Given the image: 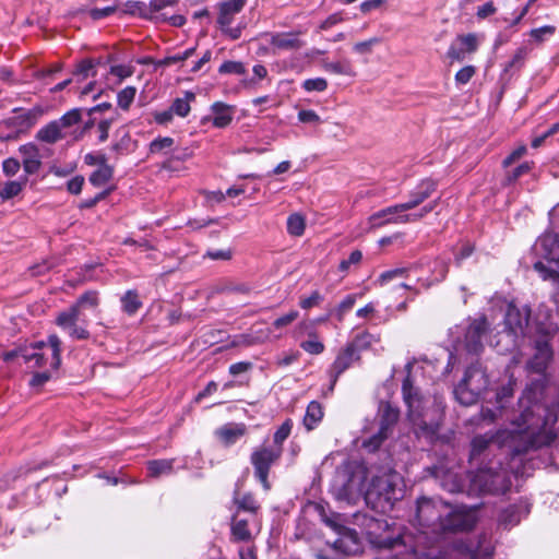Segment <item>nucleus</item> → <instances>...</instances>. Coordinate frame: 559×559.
<instances>
[{"instance_id":"nucleus-37","label":"nucleus","mask_w":559,"mask_h":559,"mask_svg":"<svg viewBox=\"0 0 559 559\" xmlns=\"http://www.w3.org/2000/svg\"><path fill=\"white\" fill-rule=\"evenodd\" d=\"M492 437L486 435H479L473 438L471 442L469 461L477 462L478 459L487 451Z\"/></svg>"},{"instance_id":"nucleus-51","label":"nucleus","mask_w":559,"mask_h":559,"mask_svg":"<svg viewBox=\"0 0 559 559\" xmlns=\"http://www.w3.org/2000/svg\"><path fill=\"white\" fill-rule=\"evenodd\" d=\"M515 381L510 378L508 383L502 385L496 393V400L499 404V408L504 407V403L513 396Z\"/></svg>"},{"instance_id":"nucleus-18","label":"nucleus","mask_w":559,"mask_h":559,"mask_svg":"<svg viewBox=\"0 0 559 559\" xmlns=\"http://www.w3.org/2000/svg\"><path fill=\"white\" fill-rule=\"evenodd\" d=\"M477 47L478 41L475 34L459 35L451 44L448 50V57L451 60L462 61L466 53L476 51Z\"/></svg>"},{"instance_id":"nucleus-15","label":"nucleus","mask_w":559,"mask_h":559,"mask_svg":"<svg viewBox=\"0 0 559 559\" xmlns=\"http://www.w3.org/2000/svg\"><path fill=\"white\" fill-rule=\"evenodd\" d=\"M535 251L544 259L559 266V235L545 233L535 243Z\"/></svg>"},{"instance_id":"nucleus-62","label":"nucleus","mask_w":559,"mask_h":559,"mask_svg":"<svg viewBox=\"0 0 559 559\" xmlns=\"http://www.w3.org/2000/svg\"><path fill=\"white\" fill-rule=\"evenodd\" d=\"M532 169V163L525 162L518 167H515L512 171L508 174L507 180L509 183L516 181L522 175L528 173Z\"/></svg>"},{"instance_id":"nucleus-21","label":"nucleus","mask_w":559,"mask_h":559,"mask_svg":"<svg viewBox=\"0 0 559 559\" xmlns=\"http://www.w3.org/2000/svg\"><path fill=\"white\" fill-rule=\"evenodd\" d=\"M178 3L179 0H151L147 3L148 9L145 8L146 11L143 14L156 24L166 23L168 9L177 7Z\"/></svg>"},{"instance_id":"nucleus-22","label":"nucleus","mask_w":559,"mask_h":559,"mask_svg":"<svg viewBox=\"0 0 559 559\" xmlns=\"http://www.w3.org/2000/svg\"><path fill=\"white\" fill-rule=\"evenodd\" d=\"M19 152L22 157V165L25 174H36L41 166L39 148L33 143H27L21 145Z\"/></svg>"},{"instance_id":"nucleus-19","label":"nucleus","mask_w":559,"mask_h":559,"mask_svg":"<svg viewBox=\"0 0 559 559\" xmlns=\"http://www.w3.org/2000/svg\"><path fill=\"white\" fill-rule=\"evenodd\" d=\"M299 32H283L266 34L269 44L277 50L294 51L304 46V41L299 38Z\"/></svg>"},{"instance_id":"nucleus-36","label":"nucleus","mask_w":559,"mask_h":559,"mask_svg":"<svg viewBox=\"0 0 559 559\" xmlns=\"http://www.w3.org/2000/svg\"><path fill=\"white\" fill-rule=\"evenodd\" d=\"M112 168L106 164V157L102 156L100 166L90 176V182L95 187H102L112 177Z\"/></svg>"},{"instance_id":"nucleus-2","label":"nucleus","mask_w":559,"mask_h":559,"mask_svg":"<svg viewBox=\"0 0 559 559\" xmlns=\"http://www.w3.org/2000/svg\"><path fill=\"white\" fill-rule=\"evenodd\" d=\"M402 393L407 405L408 419L415 427L417 435L426 438L429 442L437 441L442 417L440 408L435 403L423 399L413 385L411 377L404 379Z\"/></svg>"},{"instance_id":"nucleus-12","label":"nucleus","mask_w":559,"mask_h":559,"mask_svg":"<svg viewBox=\"0 0 559 559\" xmlns=\"http://www.w3.org/2000/svg\"><path fill=\"white\" fill-rule=\"evenodd\" d=\"M426 473L437 479L440 486L449 492H461L464 490L463 478L455 472L447 469L442 465L427 467Z\"/></svg>"},{"instance_id":"nucleus-13","label":"nucleus","mask_w":559,"mask_h":559,"mask_svg":"<svg viewBox=\"0 0 559 559\" xmlns=\"http://www.w3.org/2000/svg\"><path fill=\"white\" fill-rule=\"evenodd\" d=\"M531 310L527 306L518 307L514 304L508 306L504 322L507 329L514 335H523L528 326Z\"/></svg>"},{"instance_id":"nucleus-60","label":"nucleus","mask_w":559,"mask_h":559,"mask_svg":"<svg viewBox=\"0 0 559 559\" xmlns=\"http://www.w3.org/2000/svg\"><path fill=\"white\" fill-rule=\"evenodd\" d=\"M299 317V312L297 310H290L288 313L277 318L273 322V326L275 329H283L290 323H293Z\"/></svg>"},{"instance_id":"nucleus-33","label":"nucleus","mask_w":559,"mask_h":559,"mask_svg":"<svg viewBox=\"0 0 559 559\" xmlns=\"http://www.w3.org/2000/svg\"><path fill=\"white\" fill-rule=\"evenodd\" d=\"M499 475L491 473V471L480 469L474 477L473 481L479 486L481 492H495L498 491L496 487V480Z\"/></svg>"},{"instance_id":"nucleus-3","label":"nucleus","mask_w":559,"mask_h":559,"mask_svg":"<svg viewBox=\"0 0 559 559\" xmlns=\"http://www.w3.org/2000/svg\"><path fill=\"white\" fill-rule=\"evenodd\" d=\"M403 497V480L392 468L371 477L364 495L366 504L378 513L391 511Z\"/></svg>"},{"instance_id":"nucleus-48","label":"nucleus","mask_w":559,"mask_h":559,"mask_svg":"<svg viewBox=\"0 0 559 559\" xmlns=\"http://www.w3.org/2000/svg\"><path fill=\"white\" fill-rule=\"evenodd\" d=\"M449 272V261L444 259H436L431 269V282L439 283L447 277Z\"/></svg>"},{"instance_id":"nucleus-49","label":"nucleus","mask_w":559,"mask_h":559,"mask_svg":"<svg viewBox=\"0 0 559 559\" xmlns=\"http://www.w3.org/2000/svg\"><path fill=\"white\" fill-rule=\"evenodd\" d=\"M136 88L134 86H127L121 90L117 95L118 106L122 110H128L134 100Z\"/></svg>"},{"instance_id":"nucleus-31","label":"nucleus","mask_w":559,"mask_h":559,"mask_svg":"<svg viewBox=\"0 0 559 559\" xmlns=\"http://www.w3.org/2000/svg\"><path fill=\"white\" fill-rule=\"evenodd\" d=\"M216 433L226 445H230L246 433V426L243 424L226 425L219 428Z\"/></svg>"},{"instance_id":"nucleus-63","label":"nucleus","mask_w":559,"mask_h":559,"mask_svg":"<svg viewBox=\"0 0 559 559\" xmlns=\"http://www.w3.org/2000/svg\"><path fill=\"white\" fill-rule=\"evenodd\" d=\"M322 300L323 296L318 290H314L311 293L309 297L301 298L299 301V306L302 309H310L314 306H318Z\"/></svg>"},{"instance_id":"nucleus-14","label":"nucleus","mask_w":559,"mask_h":559,"mask_svg":"<svg viewBox=\"0 0 559 559\" xmlns=\"http://www.w3.org/2000/svg\"><path fill=\"white\" fill-rule=\"evenodd\" d=\"M547 407L552 409L555 412V414H557V409H559V391H558V394H557V397H556L555 405L551 406V407L550 406H547ZM557 418H558V415H556V419ZM556 423H557V420L554 424L550 423V425H549V428H551V430L554 431V438L548 443H546V445H549L556 439V437H557V429L555 427ZM526 426H527V424H524L523 420H520L518 418V420H516V428L513 430V432H515L519 436V439L522 441V443L514 447V452L516 454H521V453L527 452L530 450H534V449H538V448L545 447V444L530 445L528 438H527V436L525 433Z\"/></svg>"},{"instance_id":"nucleus-55","label":"nucleus","mask_w":559,"mask_h":559,"mask_svg":"<svg viewBox=\"0 0 559 559\" xmlns=\"http://www.w3.org/2000/svg\"><path fill=\"white\" fill-rule=\"evenodd\" d=\"M302 87L307 92H323L328 87V82L323 78L307 79L304 81Z\"/></svg>"},{"instance_id":"nucleus-26","label":"nucleus","mask_w":559,"mask_h":559,"mask_svg":"<svg viewBox=\"0 0 559 559\" xmlns=\"http://www.w3.org/2000/svg\"><path fill=\"white\" fill-rule=\"evenodd\" d=\"M213 112L212 122L216 128H226L233 121V107L223 102H215L211 106Z\"/></svg>"},{"instance_id":"nucleus-47","label":"nucleus","mask_w":559,"mask_h":559,"mask_svg":"<svg viewBox=\"0 0 559 559\" xmlns=\"http://www.w3.org/2000/svg\"><path fill=\"white\" fill-rule=\"evenodd\" d=\"M48 345L51 350L50 366L52 369H58L61 364V341L57 335H50L48 337Z\"/></svg>"},{"instance_id":"nucleus-42","label":"nucleus","mask_w":559,"mask_h":559,"mask_svg":"<svg viewBox=\"0 0 559 559\" xmlns=\"http://www.w3.org/2000/svg\"><path fill=\"white\" fill-rule=\"evenodd\" d=\"M80 310L78 306H72L67 311L59 313L56 323L62 329H70L79 321Z\"/></svg>"},{"instance_id":"nucleus-52","label":"nucleus","mask_w":559,"mask_h":559,"mask_svg":"<svg viewBox=\"0 0 559 559\" xmlns=\"http://www.w3.org/2000/svg\"><path fill=\"white\" fill-rule=\"evenodd\" d=\"M300 347L311 355H319L324 350V345L316 334H310L307 341L300 343Z\"/></svg>"},{"instance_id":"nucleus-9","label":"nucleus","mask_w":559,"mask_h":559,"mask_svg":"<svg viewBox=\"0 0 559 559\" xmlns=\"http://www.w3.org/2000/svg\"><path fill=\"white\" fill-rule=\"evenodd\" d=\"M364 337H355L354 342L348 344L342 352L336 356L331 370H330V379L331 386L330 390L333 391V388L338 379V377L347 370L355 360L359 359L358 350L365 345L362 343Z\"/></svg>"},{"instance_id":"nucleus-39","label":"nucleus","mask_w":559,"mask_h":559,"mask_svg":"<svg viewBox=\"0 0 559 559\" xmlns=\"http://www.w3.org/2000/svg\"><path fill=\"white\" fill-rule=\"evenodd\" d=\"M195 99V95L192 92L187 91L182 98H176L171 106V112L178 117L185 118L189 115L191 107L190 103Z\"/></svg>"},{"instance_id":"nucleus-41","label":"nucleus","mask_w":559,"mask_h":559,"mask_svg":"<svg viewBox=\"0 0 559 559\" xmlns=\"http://www.w3.org/2000/svg\"><path fill=\"white\" fill-rule=\"evenodd\" d=\"M121 306L127 314L133 316L142 307V301L135 290H128L121 297Z\"/></svg>"},{"instance_id":"nucleus-54","label":"nucleus","mask_w":559,"mask_h":559,"mask_svg":"<svg viewBox=\"0 0 559 559\" xmlns=\"http://www.w3.org/2000/svg\"><path fill=\"white\" fill-rule=\"evenodd\" d=\"M221 74H238L242 75L246 73V68L240 61H225L218 68Z\"/></svg>"},{"instance_id":"nucleus-7","label":"nucleus","mask_w":559,"mask_h":559,"mask_svg":"<svg viewBox=\"0 0 559 559\" xmlns=\"http://www.w3.org/2000/svg\"><path fill=\"white\" fill-rule=\"evenodd\" d=\"M246 3L247 0H225L216 4L218 11L217 25L222 33L233 40L241 36V27H231L230 25L235 16L243 10Z\"/></svg>"},{"instance_id":"nucleus-56","label":"nucleus","mask_w":559,"mask_h":559,"mask_svg":"<svg viewBox=\"0 0 559 559\" xmlns=\"http://www.w3.org/2000/svg\"><path fill=\"white\" fill-rule=\"evenodd\" d=\"M94 67L95 66L92 60H83L79 63L74 75L81 78L82 80L88 76H95Z\"/></svg>"},{"instance_id":"nucleus-11","label":"nucleus","mask_w":559,"mask_h":559,"mask_svg":"<svg viewBox=\"0 0 559 559\" xmlns=\"http://www.w3.org/2000/svg\"><path fill=\"white\" fill-rule=\"evenodd\" d=\"M488 329L489 324L485 317L472 320L464 334L463 348L471 355H478L484 348L483 337Z\"/></svg>"},{"instance_id":"nucleus-32","label":"nucleus","mask_w":559,"mask_h":559,"mask_svg":"<svg viewBox=\"0 0 559 559\" xmlns=\"http://www.w3.org/2000/svg\"><path fill=\"white\" fill-rule=\"evenodd\" d=\"M323 418V409L319 402L312 401L308 404L304 417V425L307 430H312Z\"/></svg>"},{"instance_id":"nucleus-53","label":"nucleus","mask_w":559,"mask_h":559,"mask_svg":"<svg viewBox=\"0 0 559 559\" xmlns=\"http://www.w3.org/2000/svg\"><path fill=\"white\" fill-rule=\"evenodd\" d=\"M292 420H285L281 427L274 432L273 443L271 445H280L283 448V442L288 438L292 431Z\"/></svg>"},{"instance_id":"nucleus-25","label":"nucleus","mask_w":559,"mask_h":559,"mask_svg":"<svg viewBox=\"0 0 559 559\" xmlns=\"http://www.w3.org/2000/svg\"><path fill=\"white\" fill-rule=\"evenodd\" d=\"M334 548L342 551L345 555H356L361 550L357 534L355 531L352 530H346L334 542Z\"/></svg>"},{"instance_id":"nucleus-10","label":"nucleus","mask_w":559,"mask_h":559,"mask_svg":"<svg viewBox=\"0 0 559 559\" xmlns=\"http://www.w3.org/2000/svg\"><path fill=\"white\" fill-rule=\"evenodd\" d=\"M461 559H487L493 554V544L487 534H481L476 540L456 542Z\"/></svg>"},{"instance_id":"nucleus-17","label":"nucleus","mask_w":559,"mask_h":559,"mask_svg":"<svg viewBox=\"0 0 559 559\" xmlns=\"http://www.w3.org/2000/svg\"><path fill=\"white\" fill-rule=\"evenodd\" d=\"M437 190V181L432 179H424L419 185L409 193V199L400 203V209L405 211L413 210L420 205L425 200L430 198Z\"/></svg>"},{"instance_id":"nucleus-24","label":"nucleus","mask_w":559,"mask_h":559,"mask_svg":"<svg viewBox=\"0 0 559 559\" xmlns=\"http://www.w3.org/2000/svg\"><path fill=\"white\" fill-rule=\"evenodd\" d=\"M45 347L44 342L36 343L31 347H25L21 352V358L25 364H28L31 368H41L47 362L46 355L43 352Z\"/></svg>"},{"instance_id":"nucleus-4","label":"nucleus","mask_w":559,"mask_h":559,"mask_svg":"<svg viewBox=\"0 0 559 559\" xmlns=\"http://www.w3.org/2000/svg\"><path fill=\"white\" fill-rule=\"evenodd\" d=\"M489 385V379L483 366L479 362L472 364L465 371L463 379L454 388V396L456 401L469 406L475 404L480 394Z\"/></svg>"},{"instance_id":"nucleus-46","label":"nucleus","mask_w":559,"mask_h":559,"mask_svg":"<svg viewBox=\"0 0 559 559\" xmlns=\"http://www.w3.org/2000/svg\"><path fill=\"white\" fill-rule=\"evenodd\" d=\"M216 292L221 294H242L250 292V287L245 283L224 282L216 287Z\"/></svg>"},{"instance_id":"nucleus-30","label":"nucleus","mask_w":559,"mask_h":559,"mask_svg":"<svg viewBox=\"0 0 559 559\" xmlns=\"http://www.w3.org/2000/svg\"><path fill=\"white\" fill-rule=\"evenodd\" d=\"M415 559H461L457 545L454 543L451 546L442 549H430L416 555Z\"/></svg>"},{"instance_id":"nucleus-58","label":"nucleus","mask_w":559,"mask_h":559,"mask_svg":"<svg viewBox=\"0 0 559 559\" xmlns=\"http://www.w3.org/2000/svg\"><path fill=\"white\" fill-rule=\"evenodd\" d=\"M362 259V252L360 250H354L350 252L348 259H344L340 262L338 270L346 272L352 265H357Z\"/></svg>"},{"instance_id":"nucleus-6","label":"nucleus","mask_w":559,"mask_h":559,"mask_svg":"<svg viewBox=\"0 0 559 559\" xmlns=\"http://www.w3.org/2000/svg\"><path fill=\"white\" fill-rule=\"evenodd\" d=\"M477 523L476 512L464 506L450 507L444 511L440 528L444 532L471 531Z\"/></svg>"},{"instance_id":"nucleus-29","label":"nucleus","mask_w":559,"mask_h":559,"mask_svg":"<svg viewBox=\"0 0 559 559\" xmlns=\"http://www.w3.org/2000/svg\"><path fill=\"white\" fill-rule=\"evenodd\" d=\"M81 120V110L75 108L71 109L68 112H66L61 118L55 120L62 132H64L66 136H73L74 139H78L75 135V130H73V127L76 126Z\"/></svg>"},{"instance_id":"nucleus-27","label":"nucleus","mask_w":559,"mask_h":559,"mask_svg":"<svg viewBox=\"0 0 559 559\" xmlns=\"http://www.w3.org/2000/svg\"><path fill=\"white\" fill-rule=\"evenodd\" d=\"M230 533L234 542L249 543L253 539L249 520L238 519L237 513L233 516Z\"/></svg>"},{"instance_id":"nucleus-61","label":"nucleus","mask_w":559,"mask_h":559,"mask_svg":"<svg viewBox=\"0 0 559 559\" xmlns=\"http://www.w3.org/2000/svg\"><path fill=\"white\" fill-rule=\"evenodd\" d=\"M474 246L469 242L464 243L461 249L454 254V262L456 266H461L462 262L469 258L474 252Z\"/></svg>"},{"instance_id":"nucleus-44","label":"nucleus","mask_w":559,"mask_h":559,"mask_svg":"<svg viewBox=\"0 0 559 559\" xmlns=\"http://www.w3.org/2000/svg\"><path fill=\"white\" fill-rule=\"evenodd\" d=\"M306 222L302 215L294 213L287 218V233L292 236L299 237L304 234Z\"/></svg>"},{"instance_id":"nucleus-23","label":"nucleus","mask_w":559,"mask_h":559,"mask_svg":"<svg viewBox=\"0 0 559 559\" xmlns=\"http://www.w3.org/2000/svg\"><path fill=\"white\" fill-rule=\"evenodd\" d=\"M379 429L392 433L400 418V409L390 402L381 401L378 408Z\"/></svg>"},{"instance_id":"nucleus-28","label":"nucleus","mask_w":559,"mask_h":559,"mask_svg":"<svg viewBox=\"0 0 559 559\" xmlns=\"http://www.w3.org/2000/svg\"><path fill=\"white\" fill-rule=\"evenodd\" d=\"M36 139L41 142L52 144L59 140L67 139V136L60 129L59 124L53 120L38 130Z\"/></svg>"},{"instance_id":"nucleus-43","label":"nucleus","mask_w":559,"mask_h":559,"mask_svg":"<svg viewBox=\"0 0 559 559\" xmlns=\"http://www.w3.org/2000/svg\"><path fill=\"white\" fill-rule=\"evenodd\" d=\"M175 140L170 136H158L150 143L148 150L151 154H168L174 151Z\"/></svg>"},{"instance_id":"nucleus-34","label":"nucleus","mask_w":559,"mask_h":559,"mask_svg":"<svg viewBox=\"0 0 559 559\" xmlns=\"http://www.w3.org/2000/svg\"><path fill=\"white\" fill-rule=\"evenodd\" d=\"M234 503L237 506V512L245 511L250 513L253 518H255L260 510V504L250 492L245 493L241 497L238 496V492H235Z\"/></svg>"},{"instance_id":"nucleus-38","label":"nucleus","mask_w":559,"mask_h":559,"mask_svg":"<svg viewBox=\"0 0 559 559\" xmlns=\"http://www.w3.org/2000/svg\"><path fill=\"white\" fill-rule=\"evenodd\" d=\"M26 181L27 178H24L23 180H10L0 185V199L8 201L19 195L23 191Z\"/></svg>"},{"instance_id":"nucleus-50","label":"nucleus","mask_w":559,"mask_h":559,"mask_svg":"<svg viewBox=\"0 0 559 559\" xmlns=\"http://www.w3.org/2000/svg\"><path fill=\"white\" fill-rule=\"evenodd\" d=\"M389 436L390 433L379 429L377 433L364 440L362 447L370 452L377 451L382 445V443L389 438Z\"/></svg>"},{"instance_id":"nucleus-35","label":"nucleus","mask_w":559,"mask_h":559,"mask_svg":"<svg viewBox=\"0 0 559 559\" xmlns=\"http://www.w3.org/2000/svg\"><path fill=\"white\" fill-rule=\"evenodd\" d=\"M174 459L153 460L147 462L148 476L157 478L162 475H169L174 471Z\"/></svg>"},{"instance_id":"nucleus-5","label":"nucleus","mask_w":559,"mask_h":559,"mask_svg":"<svg viewBox=\"0 0 559 559\" xmlns=\"http://www.w3.org/2000/svg\"><path fill=\"white\" fill-rule=\"evenodd\" d=\"M282 453V447L267 445V443H263L262 445L257 447L250 455L253 475L266 491L271 488V484L269 481L270 469L281 459Z\"/></svg>"},{"instance_id":"nucleus-64","label":"nucleus","mask_w":559,"mask_h":559,"mask_svg":"<svg viewBox=\"0 0 559 559\" xmlns=\"http://www.w3.org/2000/svg\"><path fill=\"white\" fill-rule=\"evenodd\" d=\"M474 74L475 68L473 66H466L456 72L455 81L457 84H466L471 81Z\"/></svg>"},{"instance_id":"nucleus-59","label":"nucleus","mask_w":559,"mask_h":559,"mask_svg":"<svg viewBox=\"0 0 559 559\" xmlns=\"http://www.w3.org/2000/svg\"><path fill=\"white\" fill-rule=\"evenodd\" d=\"M21 168V163L14 157H9L2 162L3 174L8 177L15 176Z\"/></svg>"},{"instance_id":"nucleus-57","label":"nucleus","mask_w":559,"mask_h":559,"mask_svg":"<svg viewBox=\"0 0 559 559\" xmlns=\"http://www.w3.org/2000/svg\"><path fill=\"white\" fill-rule=\"evenodd\" d=\"M534 270L539 273L543 280H551L554 282L559 281V273L546 266L542 261L534 263Z\"/></svg>"},{"instance_id":"nucleus-45","label":"nucleus","mask_w":559,"mask_h":559,"mask_svg":"<svg viewBox=\"0 0 559 559\" xmlns=\"http://www.w3.org/2000/svg\"><path fill=\"white\" fill-rule=\"evenodd\" d=\"M323 68L328 72L342 75H354V70L349 60L324 62Z\"/></svg>"},{"instance_id":"nucleus-16","label":"nucleus","mask_w":559,"mask_h":559,"mask_svg":"<svg viewBox=\"0 0 559 559\" xmlns=\"http://www.w3.org/2000/svg\"><path fill=\"white\" fill-rule=\"evenodd\" d=\"M530 503L526 500H520L519 502L501 510L498 516V523L504 528L513 527L520 523L522 518L530 513Z\"/></svg>"},{"instance_id":"nucleus-8","label":"nucleus","mask_w":559,"mask_h":559,"mask_svg":"<svg viewBox=\"0 0 559 559\" xmlns=\"http://www.w3.org/2000/svg\"><path fill=\"white\" fill-rule=\"evenodd\" d=\"M449 504L442 500H435L430 498H419L416 507V518L421 526H432L439 524Z\"/></svg>"},{"instance_id":"nucleus-40","label":"nucleus","mask_w":559,"mask_h":559,"mask_svg":"<svg viewBox=\"0 0 559 559\" xmlns=\"http://www.w3.org/2000/svg\"><path fill=\"white\" fill-rule=\"evenodd\" d=\"M403 210L400 209V204L388 206L383 210L378 211L377 213L372 214L369 218L370 225L372 228H378L383 225H385V221L389 217L394 216L395 214L402 213Z\"/></svg>"},{"instance_id":"nucleus-20","label":"nucleus","mask_w":559,"mask_h":559,"mask_svg":"<svg viewBox=\"0 0 559 559\" xmlns=\"http://www.w3.org/2000/svg\"><path fill=\"white\" fill-rule=\"evenodd\" d=\"M13 112L15 116L4 120V123L9 127L16 129H27L36 123L38 118L43 115V109L39 106H35L32 109L23 110L22 108H14Z\"/></svg>"},{"instance_id":"nucleus-1","label":"nucleus","mask_w":559,"mask_h":559,"mask_svg":"<svg viewBox=\"0 0 559 559\" xmlns=\"http://www.w3.org/2000/svg\"><path fill=\"white\" fill-rule=\"evenodd\" d=\"M534 349V355L527 361L526 368L537 373L539 378L532 380L524 389L519 400L522 408L519 419L527 424L525 433L530 445H540L554 438V431L549 425L556 421V414L544 403L547 384L545 372L552 360L554 353L547 337L536 340Z\"/></svg>"}]
</instances>
